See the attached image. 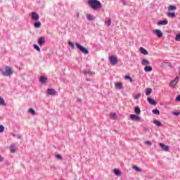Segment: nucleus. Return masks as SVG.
<instances>
[{"label":"nucleus","mask_w":180,"mask_h":180,"mask_svg":"<svg viewBox=\"0 0 180 180\" xmlns=\"http://www.w3.org/2000/svg\"><path fill=\"white\" fill-rule=\"evenodd\" d=\"M87 4L91 9L96 11V9H101L102 8V4L98 0H88Z\"/></svg>","instance_id":"nucleus-1"},{"label":"nucleus","mask_w":180,"mask_h":180,"mask_svg":"<svg viewBox=\"0 0 180 180\" xmlns=\"http://www.w3.org/2000/svg\"><path fill=\"white\" fill-rule=\"evenodd\" d=\"M0 72L4 77H11L13 74V68L12 67L6 66L5 70L4 69H0Z\"/></svg>","instance_id":"nucleus-2"},{"label":"nucleus","mask_w":180,"mask_h":180,"mask_svg":"<svg viewBox=\"0 0 180 180\" xmlns=\"http://www.w3.org/2000/svg\"><path fill=\"white\" fill-rule=\"evenodd\" d=\"M76 46L80 51L83 53V54H89V51L86 48L79 44V43H76Z\"/></svg>","instance_id":"nucleus-3"},{"label":"nucleus","mask_w":180,"mask_h":180,"mask_svg":"<svg viewBox=\"0 0 180 180\" xmlns=\"http://www.w3.org/2000/svg\"><path fill=\"white\" fill-rule=\"evenodd\" d=\"M178 81H179V77L176 76L174 80H172L169 83V86L172 88V89H175L176 86V84H178Z\"/></svg>","instance_id":"nucleus-4"},{"label":"nucleus","mask_w":180,"mask_h":180,"mask_svg":"<svg viewBox=\"0 0 180 180\" xmlns=\"http://www.w3.org/2000/svg\"><path fill=\"white\" fill-rule=\"evenodd\" d=\"M110 63L112 65H116V64H117V63H119V60H117V57H116L115 56H111Z\"/></svg>","instance_id":"nucleus-5"},{"label":"nucleus","mask_w":180,"mask_h":180,"mask_svg":"<svg viewBox=\"0 0 180 180\" xmlns=\"http://www.w3.org/2000/svg\"><path fill=\"white\" fill-rule=\"evenodd\" d=\"M37 43L39 46H43L46 43V39H44V37H40L38 39Z\"/></svg>","instance_id":"nucleus-6"},{"label":"nucleus","mask_w":180,"mask_h":180,"mask_svg":"<svg viewBox=\"0 0 180 180\" xmlns=\"http://www.w3.org/2000/svg\"><path fill=\"white\" fill-rule=\"evenodd\" d=\"M131 119L134 121V122H139L141 120V117H139V115L132 114L131 115Z\"/></svg>","instance_id":"nucleus-7"},{"label":"nucleus","mask_w":180,"mask_h":180,"mask_svg":"<svg viewBox=\"0 0 180 180\" xmlns=\"http://www.w3.org/2000/svg\"><path fill=\"white\" fill-rule=\"evenodd\" d=\"M159 146L162 148L163 151H168L169 150V146L162 143H159Z\"/></svg>","instance_id":"nucleus-8"},{"label":"nucleus","mask_w":180,"mask_h":180,"mask_svg":"<svg viewBox=\"0 0 180 180\" xmlns=\"http://www.w3.org/2000/svg\"><path fill=\"white\" fill-rule=\"evenodd\" d=\"M47 94L54 96L57 94V91L54 89H48Z\"/></svg>","instance_id":"nucleus-9"},{"label":"nucleus","mask_w":180,"mask_h":180,"mask_svg":"<svg viewBox=\"0 0 180 180\" xmlns=\"http://www.w3.org/2000/svg\"><path fill=\"white\" fill-rule=\"evenodd\" d=\"M153 33H155L159 39H161V37H162V32L160 30H153Z\"/></svg>","instance_id":"nucleus-10"},{"label":"nucleus","mask_w":180,"mask_h":180,"mask_svg":"<svg viewBox=\"0 0 180 180\" xmlns=\"http://www.w3.org/2000/svg\"><path fill=\"white\" fill-rule=\"evenodd\" d=\"M158 25H162V26H165L168 25V20H160L159 22H158Z\"/></svg>","instance_id":"nucleus-11"},{"label":"nucleus","mask_w":180,"mask_h":180,"mask_svg":"<svg viewBox=\"0 0 180 180\" xmlns=\"http://www.w3.org/2000/svg\"><path fill=\"white\" fill-rule=\"evenodd\" d=\"M141 54H143L144 56H147V54H148V51H147V50H146L143 46H141L139 49Z\"/></svg>","instance_id":"nucleus-12"},{"label":"nucleus","mask_w":180,"mask_h":180,"mask_svg":"<svg viewBox=\"0 0 180 180\" xmlns=\"http://www.w3.org/2000/svg\"><path fill=\"white\" fill-rule=\"evenodd\" d=\"M110 119H112V120H116L117 119V115L115 112H112L110 114Z\"/></svg>","instance_id":"nucleus-13"},{"label":"nucleus","mask_w":180,"mask_h":180,"mask_svg":"<svg viewBox=\"0 0 180 180\" xmlns=\"http://www.w3.org/2000/svg\"><path fill=\"white\" fill-rule=\"evenodd\" d=\"M32 18L34 20H39V14L33 12L32 13Z\"/></svg>","instance_id":"nucleus-14"},{"label":"nucleus","mask_w":180,"mask_h":180,"mask_svg":"<svg viewBox=\"0 0 180 180\" xmlns=\"http://www.w3.org/2000/svg\"><path fill=\"white\" fill-rule=\"evenodd\" d=\"M148 102L150 103V105H157V103L155 101L153 100L151 97L148 98Z\"/></svg>","instance_id":"nucleus-15"},{"label":"nucleus","mask_w":180,"mask_h":180,"mask_svg":"<svg viewBox=\"0 0 180 180\" xmlns=\"http://www.w3.org/2000/svg\"><path fill=\"white\" fill-rule=\"evenodd\" d=\"M115 86H117L119 88V89L120 90H123L124 87H123V84L120 83V82H117L115 84Z\"/></svg>","instance_id":"nucleus-16"},{"label":"nucleus","mask_w":180,"mask_h":180,"mask_svg":"<svg viewBox=\"0 0 180 180\" xmlns=\"http://www.w3.org/2000/svg\"><path fill=\"white\" fill-rule=\"evenodd\" d=\"M167 15L168 16V18H171L172 19H174V18L176 16V14L175 13L169 12L167 13Z\"/></svg>","instance_id":"nucleus-17"},{"label":"nucleus","mask_w":180,"mask_h":180,"mask_svg":"<svg viewBox=\"0 0 180 180\" xmlns=\"http://www.w3.org/2000/svg\"><path fill=\"white\" fill-rule=\"evenodd\" d=\"M168 11H169V12H171L172 11H176V6H175L174 5H169L168 6Z\"/></svg>","instance_id":"nucleus-18"},{"label":"nucleus","mask_w":180,"mask_h":180,"mask_svg":"<svg viewBox=\"0 0 180 180\" xmlns=\"http://www.w3.org/2000/svg\"><path fill=\"white\" fill-rule=\"evenodd\" d=\"M142 65H150V61L147 60V59L143 58L141 61Z\"/></svg>","instance_id":"nucleus-19"},{"label":"nucleus","mask_w":180,"mask_h":180,"mask_svg":"<svg viewBox=\"0 0 180 180\" xmlns=\"http://www.w3.org/2000/svg\"><path fill=\"white\" fill-rule=\"evenodd\" d=\"M144 71H146V72H151V71H153V68L151 66H146L144 68Z\"/></svg>","instance_id":"nucleus-20"},{"label":"nucleus","mask_w":180,"mask_h":180,"mask_svg":"<svg viewBox=\"0 0 180 180\" xmlns=\"http://www.w3.org/2000/svg\"><path fill=\"white\" fill-rule=\"evenodd\" d=\"M39 81L41 82V84H46V82H47V77L41 76L39 78Z\"/></svg>","instance_id":"nucleus-21"},{"label":"nucleus","mask_w":180,"mask_h":180,"mask_svg":"<svg viewBox=\"0 0 180 180\" xmlns=\"http://www.w3.org/2000/svg\"><path fill=\"white\" fill-rule=\"evenodd\" d=\"M10 152L13 154H15V153H16V148H15V145L10 146Z\"/></svg>","instance_id":"nucleus-22"},{"label":"nucleus","mask_w":180,"mask_h":180,"mask_svg":"<svg viewBox=\"0 0 180 180\" xmlns=\"http://www.w3.org/2000/svg\"><path fill=\"white\" fill-rule=\"evenodd\" d=\"M152 92H153V89L151 88H147L146 91V96H148V95H151Z\"/></svg>","instance_id":"nucleus-23"},{"label":"nucleus","mask_w":180,"mask_h":180,"mask_svg":"<svg viewBox=\"0 0 180 180\" xmlns=\"http://www.w3.org/2000/svg\"><path fill=\"white\" fill-rule=\"evenodd\" d=\"M114 174H115L117 176H120V175H122V172H120L117 169H114Z\"/></svg>","instance_id":"nucleus-24"},{"label":"nucleus","mask_w":180,"mask_h":180,"mask_svg":"<svg viewBox=\"0 0 180 180\" xmlns=\"http://www.w3.org/2000/svg\"><path fill=\"white\" fill-rule=\"evenodd\" d=\"M134 112L136 115H140V113H141V110H140V107H136Z\"/></svg>","instance_id":"nucleus-25"},{"label":"nucleus","mask_w":180,"mask_h":180,"mask_svg":"<svg viewBox=\"0 0 180 180\" xmlns=\"http://www.w3.org/2000/svg\"><path fill=\"white\" fill-rule=\"evenodd\" d=\"M86 19H87V20L92 21V20H94V15H92L91 14H87Z\"/></svg>","instance_id":"nucleus-26"},{"label":"nucleus","mask_w":180,"mask_h":180,"mask_svg":"<svg viewBox=\"0 0 180 180\" xmlns=\"http://www.w3.org/2000/svg\"><path fill=\"white\" fill-rule=\"evenodd\" d=\"M34 27H36L37 29H39V27H41V22H34Z\"/></svg>","instance_id":"nucleus-27"},{"label":"nucleus","mask_w":180,"mask_h":180,"mask_svg":"<svg viewBox=\"0 0 180 180\" xmlns=\"http://www.w3.org/2000/svg\"><path fill=\"white\" fill-rule=\"evenodd\" d=\"M153 123H154L155 124H156V126H158V127H160L162 126V124L161 123V122H160V121H158V120H155V121L153 122Z\"/></svg>","instance_id":"nucleus-28"},{"label":"nucleus","mask_w":180,"mask_h":180,"mask_svg":"<svg viewBox=\"0 0 180 180\" xmlns=\"http://www.w3.org/2000/svg\"><path fill=\"white\" fill-rule=\"evenodd\" d=\"M34 49L37 50L39 53H40L41 51L40 50V47L37 44H34L33 46Z\"/></svg>","instance_id":"nucleus-29"},{"label":"nucleus","mask_w":180,"mask_h":180,"mask_svg":"<svg viewBox=\"0 0 180 180\" xmlns=\"http://www.w3.org/2000/svg\"><path fill=\"white\" fill-rule=\"evenodd\" d=\"M152 113L153 115H160V110L158 109H154L152 110Z\"/></svg>","instance_id":"nucleus-30"},{"label":"nucleus","mask_w":180,"mask_h":180,"mask_svg":"<svg viewBox=\"0 0 180 180\" xmlns=\"http://www.w3.org/2000/svg\"><path fill=\"white\" fill-rule=\"evenodd\" d=\"M0 105H1V106H5V100H4L3 98H2V97H0Z\"/></svg>","instance_id":"nucleus-31"},{"label":"nucleus","mask_w":180,"mask_h":180,"mask_svg":"<svg viewBox=\"0 0 180 180\" xmlns=\"http://www.w3.org/2000/svg\"><path fill=\"white\" fill-rule=\"evenodd\" d=\"M133 168L135 169V171H137V172H141V169L137 166H134Z\"/></svg>","instance_id":"nucleus-32"},{"label":"nucleus","mask_w":180,"mask_h":180,"mask_svg":"<svg viewBox=\"0 0 180 180\" xmlns=\"http://www.w3.org/2000/svg\"><path fill=\"white\" fill-rule=\"evenodd\" d=\"M68 45L70 46V47H71V49H75V46L74 45V43H72V41H68Z\"/></svg>","instance_id":"nucleus-33"},{"label":"nucleus","mask_w":180,"mask_h":180,"mask_svg":"<svg viewBox=\"0 0 180 180\" xmlns=\"http://www.w3.org/2000/svg\"><path fill=\"white\" fill-rule=\"evenodd\" d=\"M29 112L30 113H31V115H36V111H34L33 108H30Z\"/></svg>","instance_id":"nucleus-34"},{"label":"nucleus","mask_w":180,"mask_h":180,"mask_svg":"<svg viewBox=\"0 0 180 180\" xmlns=\"http://www.w3.org/2000/svg\"><path fill=\"white\" fill-rule=\"evenodd\" d=\"M105 23L107 25V26H110V25H112V20L108 19V20L105 21Z\"/></svg>","instance_id":"nucleus-35"},{"label":"nucleus","mask_w":180,"mask_h":180,"mask_svg":"<svg viewBox=\"0 0 180 180\" xmlns=\"http://www.w3.org/2000/svg\"><path fill=\"white\" fill-rule=\"evenodd\" d=\"M124 78L125 79H129L130 82H133V79L131 78V77L129 75H125Z\"/></svg>","instance_id":"nucleus-36"},{"label":"nucleus","mask_w":180,"mask_h":180,"mask_svg":"<svg viewBox=\"0 0 180 180\" xmlns=\"http://www.w3.org/2000/svg\"><path fill=\"white\" fill-rule=\"evenodd\" d=\"M5 131V127L4 125H0V133H4Z\"/></svg>","instance_id":"nucleus-37"},{"label":"nucleus","mask_w":180,"mask_h":180,"mask_svg":"<svg viewBox=\"0 0 180 180\" xmlns=\"http://www.w3.org/2000/svg\"><path fill=\"white\" fill-rule=\"evenodd\" d=\"M176 39V41H180V33L177 34L176 35V39Z\"/></svg>","instance_id":"nucleus-38"},{"label":"nucleus","mask_w":180,"mask_h":180,"mask_svg":"<svg viewBox=\"0 0 180 180\" xmlns=\"http://www.w3.org/2000/svg\"><path fill=\"white\" fill-rule=\"evenodd\" d=\"M144 144H148V146H153V143L150 141H146L144 142Z\"/></svg>","instance_id":"nucleus-39"},{"label":"nucleus","mask_w":180,"mask_h":180,"mask_svg":"<svg viewBox=\"0 0 180 180\" xmlns=\"http://www.w3.org/2000/svg\"><path fill=\"white\" fill-rule=\"evenodd\" d=\"M172 115H174V116H179L180 112H172Z\"/></svg>","instance_id":"nucleus-40"},{"label":"nucleus","mask_w":180,"mask_h":180,"mask_svg":"<svg viewBox=\"0 0 180 180\" xmlns=\"http://www.w3.org/2000/svg\"><path fill=\"white\" fill-rule=\"evenodd\" d=\"M56 158L58 160H63V157L60 155H56Z\"/></svg>","instance_id":"nucleus-41"},{"label":"nucleus","mask_w":180,"mask_h":180,"mask_svg":"<svg viewBox=\"0 0 180 180\" xmlns=\"http://www.w3.org/2000/svg\"><path fill=\"white\" fill-rule=\"evenodd\" d=\"M140 96H141V94H138L134 97V99L137 100V99H139V98H140Z\"/></svg>","instance_id":"nucleus-42"},{"label":"nucleus","mask_w":180,"mask_h":180,"mask_svg":"<svg viewBox=\"0 0 180 180\" xmlns=\"http://www.w3.org/2000/svg\"><path fill=\"white\" fill-rule=\"evenodd\" d=\"M176 101L177 102H180V94L176 96Z\"/></svg>","instance_id":"nucleus-43"},{"label":"nucleus","mask_w":180,"mask_h":180,"mask_svg":"<svg viewBox=\"0 0 180 180\" xmlns=\"http://www.w3.org/2000/svg\"><path fill=\"white\" fill-rule=\"evenodd\" d=\"M86 74H88L89 75H92V74H94V72H92L91 71H87V72H86Z\"/></svg>","instance_id":"nucleus-44"},{"label":"nucleus","mask_w":180,"mask_h":180,"mask_svg":"<svg viewBox=\"0 0 180 180\" xmlns=\"http://www.w3.org/2000/svg\"><path fill=\"white\" fill-rule=\"evenodd\" d=\"M4 158L2 156H0V162H2L4 161Z\"/></svg>","instance_id":"nucleus-45"},{"label":"nucleus","mask_w":180,"mask_h":180,"mask_svg":"<svg viewBox=\"0 0 180 180\" xmlns=\"http://www.w3.org/2000/svg\"><path fill=\"white\" fill-rule=\"evenodd\" d=\"M17 139H18L19 140H20V139H22V136H20V135L17 136Z\"/></svg>","instance_id":"nucleus-46"},{"label":"nucleus","mask_w":180,"mask_h":180,"mask_svg":"<svg viewBox=\"0 0 180 180\" xmlns=\"http://www.w3.org/2000/svg\"><path fill=\"white\" fill-rule=\"evenodd\" d=\"M77 18H79V13H77Z\"/></svg>","instance_id":"nucleus-47"},{"label":"nucleus","mask_w":180,"mask_h":180,"mask_svg":"<svg viewBox=\"0 0 180 180\" xmlns=\"http://www.w3.org/2000/svg\"><path fill=\"white\" fill-rule=\"evenodd\" d=\"M13 137H16V134H13Z\"/></svg>","instance_id":"nucleus-48"},{"label":"nucleus","mask_w":180,"mask_h":180,"mask_svg":"<svg viewBox=\"0 0 180 180\" xmlns=\"http://www.w3.org/2000/svg\"><path fill=\"white\" fill-rule=\"evenodd\" d=\"M78 102H81V99H79V100H78Z\"/></svg>","instance_id":"nucleus-49"}]
</instances>
